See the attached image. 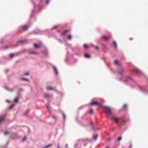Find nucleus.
Masks as SVG:
<instances>
[{
    "label": "nucleus",
    "instance_id": "nucleus-1",
    "mask_svg": "<svg viewBox=\"0 0 148 148\" xmlns=\"http://www.w3.org/2000/svg\"><path fill=\"white\" fill-rule=\"evenodd\" d=\"M103 107L105 109V112L107 115H110L111 114V110L109 107L106 106H104Z\"/></svg>",
    "mask_w": 148,
    "mask_h": 148
},
{
    "label": "nucleus",
    "instance_id": "nucleus-2",
    "mask_svg": "<svg viewBox=\"0 0 148 148\" xmlns=\"http://www.w3.org/2000/svg\"><path fill=\"white\" fill-rule=\"evenodd\" d=\"M85 140H84V139H83V140H79L78 143L77 144H76V145L75 147H76L77 146V148H80V147H81V143H82V142L83 143H84Z\"/></svg>",
    "mask_w": 148,
    "mask_h": 148
},
{
    "label": "nucleus",
    "instance_id": "nucleus-3",
    "mask_svg": "<svg viewBox=\"0 0 148 148\" xmlns=\"http://www.w3.org/2000/svg\"><path fill=\"white\" fill-rule=\"evenodd\" d=\"M95 104H98L99 105H101V104L100 103H98L97 101L89 103V105H93Z\"/></svg>",
    "mask_w": 148,
    "mask_h": 148
},
{
    "label": "nucleus",
    "instance_id": "nucleus-4",
    "mask_svg": "<svg viewBox=\"0 0 148 148\" xmlns=\"http://www.w3.org/2000/svg\"><path fill=\"white\" fill-rule=\"evenodd\" d=\"M46 89L47 90H55L56 88L51 86H48L46 87Z\"/></svg>",
    "mask_w": 148,
    "mask_h": 148
},
{
    "label": "nucleus",
    "instance_id": "nucleus-5",
    "mask_svg": "<svg viewBox=\"0 0 148 148\" xmlns=\"http://www.w3.org/2000/svg\"><path fill=\"white\" fill-rule=\"evenodd\" d=\"M134 71L138 75H140L142 73V72L137 69H135Z\"/></svg>",
    "mask_w": 148,
    "mask_h": 148
},
{
    "label": "nucleus",
    "instance_id": "nucleus-6",
    "mask_svg": "<svg viewBox=\"0 0 148 148\" xmlns=\"http://www.w3.org/2000/svg\"><path fill=\"white\" fill-rule=\"evenodd\" d=\"M17 136V134L16 133H13L11 135L10 138L12 139L15 138Z\"/></svg>",
    "mask_w": 148,
    "mask_h": 148
},
{
    "label": "nucleus",
    "instance_id": "nucleus-7",
    "mask_svg": "<svg viewBox=\"0 0 148 148\" xmlns=\"http://www.w3.org/2000/svg\"><path fill=\"white\" fill-rule=\"evenodd\" d=\"M69 32V30H66L62 32L61 34V36H64L66 34Z\"/></svg>",
    "mask_w": 148,
    "mask_h": 148
},
{
    "label": "nucleus",
    "instance_id": "nucleus-8",
    "mask_svg": "<svg viewBox=\"0 0 148 148\" xmlns=\"http://www.w3.org/2000/svg\"><path fill=\"white\" fill-rule=\"evenodd\" d=\"M112 120L114 121L116 123H118L119 119L115 117H113L112 119Z\"/></svg>",
    "mask_w": 148,
    "mask_h": 148
},
{
    "label": "nucleus",
    "instance_id": "nucleus-9",
    "mask_svg": "<svg viewBox=\"0 0 148 148\" xmlns=\"http://www.w3.org/2000/svg\"><path fill=\"white\" fill-rule=\"evenodd\" d=\"M22 27L24 31L26 30L28 28V27L26 25H23L22 26Z\"/></svg>",
    "mask_w": 148,
    "mask_h": 148
},
{
    "label": "nucleus",
    "instance_id": "nucleus-10",
    "mask_svg": "<svg viewBox=\"0 0 148 148\" xmlns=\"http://www.w3.org/2000/svg\"><path fill=\"white\" fill-rule=\"evenodd\" d=\"M5 117V116H4L3 117H0V123L4 120Z\"/></svg>",
    "mask_w": 148,
    "mask_h": 148
},
{
    "label": "nucleus",
    "instance_id": "nucleus-11",
    "mask_svg": "<svg viewBox=\"0 0 148 148\" xmlns=\"http://www.w3.org/2000/svg\"><path fill=\"white\" fill-rule=\"evenodd\" d=\"M124 72V70L123 69H122L119 71H118V73L120 75H122L123 73Z\"/></svg>",
    "mask_w": 148,
    "mask_h": 148
},
{
    "label": "nucleus",
    "instance_id": "nucleus-12",
    "mask_svg": "<svg viewBox=\"0 0 148 148\" xmlns=\"http://www.w3.org/2000/svg\"><path fill=\"white\" fill-rule=\"evenodd\" d=\"M113 44L114 45L115 49H116L117 48V44H116V42L114 41H113Z\"/></svg>",
    "mask_w": 148,
    "mask_h": 148
},
{
    "label": "nucleus",
    "instance_id": "nucleus-13",
    "mask_svg": "<svg viewBox=\"0 0 148 148\" xmlns=\"http://www.w3.org/2000/svg\"><path fill=\"white\" fill-rule=\"evenodd\" d=\"M53 69H54V71H55V73H56V75H57L58 74V71L57 69V68H56V67L55 66H53Z\"/></svg>",
    "mask_w": 148,
    "mask_h": 148
},
{
    "label": "nucleus",
    "instance_id": "nucleus-14",
    "mask_svg": "<svg viewBox=\"0 0 148 148\" xmlns=\"http://www.w3.org/2000/svg\"><path fill=\"white\" fill-rule=\"evenodd\" d=\"M98 135L97 134H96L94 136H93V139L94 140H96L97 138V137H98Z\"/></svg>",
    "mask_w": 148,
    "mask_h": 148
},
{
    "label": "nucleus",
    "instance_id": "nucleus-15",
    "mask_svg": "<svg viewBox=\"0 0 148 148\" xmlns=\"http://www.w3.org/2000/svg\"><path fill=\"white\" fill-rule=\"evenodd\" d=\"M50 97V95L47 94H45L44 97L45 98H49Z\"/></svg>",
    "mask_w": 148,
    "mask_h": 148
},
{
    "label": "nucleus",
    "instance_id": "nucleus-16",
    "mask_svg": "<svg viewBox=\"0 0 148 148\" xmlns=\"http://www.w3.org/2000/svg\"><path fill=\"white\" fill-rule=\"evenodd\" d=\"M84 57L87 58H90V55L88 54H84Z\"/></svg>",
    "mask_w": 148,
    "mask_h": 148
},
{
    "label": "nucleus",
    "instance_id": "nucleus-17",
    "mask_svg": "<svg viewBox=\"0 0 148 148\" xmlns=\"http://www.w3.org/2000/svg\"><path fill=\"white\" fill-rule=\"evenodd\" d=\"M114 64L117 66H119L118 61L117 60H115L114 61Z\"/></svg>",
    "mask_w": 148,
    "mask_h": 148
},
{
    "label": "nucleus",
    "instance_id": "nucleus-18",
    "mask_svg": "<svg viewBox=\"0 0 148 148\" xmlns=\"http://www.w3.org/2000/svg\"><path fill=\"white\" fill-rule=\"evenodd\" d=\"M25 41H26L25 40H20V41H18V42L19 43H21L23 44Z\"/></svg>",
    "mask_w": 148,
    "mask_h": 148
},
{
    "label": "nucleus",
    "instance_id": "nucleus-19",
    "mask_svg": "<svg viewBox=\"0 0 148 148\" xmlns=\"http://www.w3.org/2000/svg\"><path fill=\"white\" fill-rule=\"evenodd\" d=\"M40 46V45H37V44H34V47L35 48H39Z\"/></svg>",
    "mask_w": 148,
    "mask_h": 148
},
{
    "label": "nucleus",
    "instance_id": "nucleus-20",
    "mask_svg": "<svg viewBox=\"0 0 148 148\" xmlns=\"http://www.w3.org/2000/svg\"><path fill=\"white\" fill-rule=\"evenodd\" d=\"M84 47L85 49H87L88 48V46L86 44H84Z\"/></svg>",
    "mask_w": 148,
    "mask_h": 148
},
{
    "label": "nucleus",
    "instance_id": "nucleus-21",
    "mask_svg": "<svg viewBox=\"0 0 148 148\" xmlns=\"http://www.w3.org/2000/svg\"><path fill=\"white\" fill-rule=\"evenodd\" d=\"M102 38L105 40H107L108 39V38L104 36H102Z\"/></svg>",
    "mask_w": 148,
    "mask_h": 148
},
{
    "label": "nucleus",
    "instance_id": "nucleus-22",
    "mask_svg": "<svg viewBox=\"0 0 148 148\" xmlns=\"http://www.w3.org/2000/svg\"><path fill=\"white\" fill-rule=\"evenodd\" d=\"M67 38L68 39V40H70L71 39V38H72V36L71 35H69L67 36Z\"/></svg>",
    "mask_w": 148,
    "mask_h": 148
},
{
    "label": "nucleus",
    "instance_id": "nucleus-23",
    "mask_svg": "<svg viewBox=\"0 0 148 148\" xmlns=\"http://www.w3.org/2000/svg\"><path fill=\"white\" fill-rule=\"evenodd\" d=\"M28 53L30 54H37V53L35 52H28Z\"/></svg>",
    "mask_w": 148,
    "mask_h": 148
},
{
    "label": "nucleus",
    "instance_id": "nucleus-24",
    "mask_svg": "<svg viewBox=\"0 0 148 148\" xmlns=\"http://www.w3.org/2000/svg\"><path fill=\"white\" fill-rule=\"evenodd\" d=\"M14 101L15 102H18V98H15L14 99Z\"/></svg>",
    "mask_w": 148,
    "mask_h": 148
},
{
    "label": "nucleus",
    "instance_id": "nucleus-25",
    "mask_svg": "<svg viewBox=\"0 0 148 148\" xmlns=\"http://www.w3.org/2000/svg\"><path fill=\"white\" fill-rule=\"evenodd\" d=\"M51 145H52V144H49V145H47V146L44 147L43 148H47V147H49L51 146Z\"/></svg>",
    "mask_w": 148,
    "mask_h": 148
},
{
    "label": "nucleus",
    "instance_id": "nucleus-26",
    "mask_svg": "<svg viewBox=\"0 0 148 148\" xmlns=\"http://www.w3.org/2000/svg\"><path fill=\"white\" fill-rule=\"evenodd\" d=\"M9 134V132L8 131H5L4 133V135H7Z\"/></svg>",
    "mask_w": 148,
    "mask_h": 148
},
{
    "label": "nucleus",
    "instance_id": "nucleus-27",
    "mask_svg": "<svg viewBox=\"0 0 148 148\" xmlns=\"http://www.w3.org/2000/svg\"><path fill=\"white\" fill-rule=\"evenodd\" d=\"M93 111L92 109H91L90 110L89 113L90 114H92L93 113Z\"/></svg>",
    "mask_w": 148,
    "mask_h": 148
},
{
    "label": "nucleus",
    "instance_id": "nucleus-28",
    "mask_svg": "<svg viewBox=\"0 0 148 148\" xmlns=\"http://www.w3.org/2000/svg\"><path fill=\"white\" fill-rule=\"evenodd\" d=\"M14 56V54L13 53L11 54L10 55V57L11 58H12Z\"/></svg>",
    "mask_w": 148,
    "mask_h": 148
},
{
    "label": "nucleus",
    "instance_id": "nucleus-29",
    "mask_svg": "<svg viewBox=\"0 0 148 148\" xmlns=\"http://www.w3.org/2000/svg\"><path fill=\"white\" fill-rule=\"evenodd\" d=\"M62 114H63V116L64 120H65V119H66V117L65 116V115L63 113H62Z\"/></svg>",
    "mask_w": 148,
    "mask_h": 148
},
{
    "label": "nucleus",
    "instance_id": "nucleus-30",
    "mask_svg": "<svg viewBox=\"0 0 148 148\" xmlns=\"http://www.w3.org/2000/svg\"><path fill=\"white\" fill-rule=\"evenodd\" d=\"M21 79L22 80H26V81H29L28 79H26V78H22Z\"/></svg>",
    "mask_w": 148,
    "mask_h": 148
},
{
    "label": "nucleus",
    "instance_id": "nucleus-31",
    "mask_svg": "<svg viewBox=\"0 0 148 148\" xmlns=\"http://www.w3.org/2000/svg\"><path fill=\"white\" fill-rule=\"evenodd\" d=\"M94 47L95 49H96L97 50H98L99 49V48L98 47H97V46H94Z\"/></svg>",
    "mask_w": 148,
    "mask_h": 148
},
{
    "label": "nucleus",
    "instance_id": "nucleus-32",
    "mask_svg": "<svg viewBox=\"0 0 148 148\" xmlns=\"http://www.w3.org/2000/svg\"><path fill=\"white\" fill-rule=\"evenodd\" d=\"M121 139H122L121 137H119L117 138V140L118 141H120Z\"/></svg>",
    "mask_w": 148,
    "mask_h": 148
},
{
    "label": "nucleus",
    "instance_id": "nucleus-33",
    "mask_svg": "<svg viewBox=\"0 0 148 148\" xmlns=\"http://www.w3.org/2000/svg\"><path fill=\"white\" fill-rule=\"evenodd\" d=\"M58 27L57 26H55L52 28V29L53 30L54 29H56Z\"/></svg>",
    "mask_w": 148,
    "mask_h": 148
},
{
    "label": "nucleus",
    "instance_id": "nucleus-34",
    "mask_svg": "<svg viewBox=\"0 0 148 148\" xmlns=\"http://www.w3.org/2000/svg\"><path fill=\"white\" fill-rule=\"evenodd\" d=\"M14 106V104H12V105L9 108L10 109H11Z\"/></svg>",
    "mask_w": 148,
    "mask_h": 148
},
{
    "label": "nucleus",
    "instance_id": "nucleus-35",
    "mask_svg": "<svg viewBox=\"0 0 148 148\" xmlns=\"http://www.w3.org/2000/svg\"><path fill=\"white\" fill-rule=\"evenodd\" d=\"M131 78V77H127L126 78V80H128L129 79H130Z\"/></svg>",
    "mask_w": 148,
    "mask_h": 148
},
{
    "label": "nucleus",
    "instance_id": "nucleus-36",
    "mask_svg": "<svg viewBox=\"0 0 148 148\" xmlns=\"http://www.w3.org/2000/svg\"><path fill=\"white\" fill-rule=\"evenodd\" d=\"M26 136H25L24 137V138L22 140V141L23 142L25 140H26Z\"/></svg>",
    "mask_w": 148,
    "mask_h": 148
},
{
    "label": "nucleus",
    "instance_id": "nucleus-37",
    "mask_svg": "<svg viewBox=\"0 0 148 148\" xmlns=\"http://www.w3.org/2000/svg\"><path fill=\"white\" fill-rule=\"evenodd\" d=\"M92 129L93 130H94V131H95V127L93 126V125L92 126Z\"/></svg>",
    "mask_w": 148,
    "mask_h": 148
},
{
    "label": "nucleus",
    "instance_id": "nucleus-38",
    "mask_svg": "<svg viewBox=\"0 0 148 148\" xmlns=\"http://www.w3.org/2000/svg\"><path fill=\"white\" fill-rule=\"evenodd\" d=\"M29 111L30 110H27L25 114H24V115H25L26 113L29 112Z\"/></svg>",
    "mask_w": 148,
    "mask_h": 148
},
{
    "label": "nucleus",
    "instance_id": "nucleus-39",
    "mask_svg": "<svg viewBox=\"0 0 148 148\" xmlns=\"http://www.w3.org/2000/svg\"><path fill=\"white\" fill-rule=\"evenodd\" d=\"M29 75V73H25L24 74V75Z\"/></svg>",
    "mask_w": 148,
    "mask_h": 148
},
{
    "label": "nucleus",
    "instance_id": "nucleus-40",
    "mask_svg": "<svg viewBox=\"0 0 148 148\" xmlns=\"http://www.w3.org/2000/svg\"><path fill=\"white\" fill-rule=\"evenodd\" d=\"M49 0H47L46 2V4H47L49 3Z\"/></svg>",
    "mask_w": 148,
    "mask_h": 148
},
{
    "label": "nucleus",
    "instance_id": "nucleus-41",
    "mask_svg": "<svg viewBox=\"0 0 148 148\" xmlns=\"http://www.w3.org/2000/svg\"><path fill=\"white\" fill-rule=\"evenodd\" d=\"M127 106V105L126 104H125L123 106V108H125Z\"/></svg>",
    "mask_w": 148,
    "mask_h": 148
},
{
    "label": "nucleus",
    "instance_id": "nucleus-42",
    "mask_svg": "<svg viewBox=\"0 0 148 148\" xmlns=\"http://www.w3.org/2000/svg\"><path fill=\"white\" fill-rule=\"evenodd\" d=\"M42 53H44V54H47V51H45V52L43 51Z\"/></svg>",
    "mask_w": 148,
    "mask_h": 148
},
{
    "label": "nucleus",
    "instance_id": "nucleus-43",
    "mask_svg": "<svg viewBox=\"0 0 148 148\" xmlns=\"http://www.w3.org/2000/svg\"><path fill=\"white\" fill-rule=\"evenodd\" d=\"M52 117H53V119H54L55 120H56V117H55V116H53Z\"/></svg>",
    "mask_w": 148,
    "mask_h": 148
},
{
    "label": "nucleus",
    "instance_id": "nucleus-44",
    "mask_svg": "<svg viewBox=\"0 0 148 148\" xmlns=\"http://www.w3.org/2000/svg\"><path fill=\"white\" fill-rule=\"evenodd\" d=\"M90 124L92 125V126H93V123L92 122H90Z\"/></svg>",
    "mask_w": 148,
    "mask_h": 148
},
{
    "label": "nucleus",
    "instance_id": "nucleus-45",
    "mask_svg": "<svg viewBox=\"0 0 148 148\" xmlns=\"http://www.w3.org/2000/svg\"><path fill=\"white\" fill-rule=\"evenodd\" d=\"M132 147V145L131 143L130 144V148H131Z\"/></svg>",
    "mask_w": 148,
    "mask_h": 148
},
{
    "label": "nucleus",
    "instance_id": "nucleus-46",
    "mask_svg": "<svg viewBox=\"0 0 148 148\" xmlns=\"http://www.w3.org/2000/svg\"><path fill=\"white\" fill-rule=\"evenodd\" d=\"M85 140H87V141H89V140L88 139V138H86L85 139Z\"/></svg>",
    "mask_w": 148,
    "mask_h": 148
},
{
    "label": "nucleus",
    "instance_id": "nucleus-47",
    "mask_svg": "<svg viewBox=\"0 0 148 148\" xmlns=\"http://www.w3.org/2000/svg\"><path fill=\"white\" fill-rule=\"evenodd\" d=\"M47 108L48 109V110H49V107H48V106H47Z\"/></svg>",
    "mask_w": 148,
    "mask_h": 148
},
{
    "label": "nucleus",
    "instance_id": "nucleus-48",
    "mask_svg": "<svg viewBox=\"0 0 148 148\" xmlns=\"http://www.w3.org/2000/svg\"><path fill=\"white\" fill-rule=\"evenodd\" d=\"M66 147H67V145H65Z\"/></svg>",
    "mask_w": 148,
    "mask_h": 148
},
{
    "label": "nucleus",
    "instance_id": "nucleus-49",
    "mask_svg": "<svg viewBox=\"0 0 148 148\" xmlns=\"http://www.w3.org/2000/svg\"><path fill=\"white\" fill-rule=\"evenodd\" d=\"M57 148H60V147H59V146L58 145Z\"/></svg>",
    "mask_w": 148,
    "mask_h": 148
},
{
    "label": "nucleus",
    "instance_id": "nucleus-50",
    "mask_svg": "<svg viewBox=\"0 0 148 148\" xmlns=\"http://www.w3.org/2000/svg\"><path fill=\"white\" fill-rule=\"evenodd\" d=\"M141 90L142 91H144V90H143V89H141Z\"/></svg>",
    "mask_w": 148,
    "mask_h": 148
},
{
    "label": "nucleus",
    "instance_id": "nucleus-51",
    "mask_svg": "<svg viewBox=\"0 0 148 148\" xmlns=\"http://www.w3.org/2000/svg\"><path fill=\"white\" fill-rule=\"evenodd\" d=\"M106 148H109V147H106Z\"/></svg>",
    "mask_w": 148,
    "mask_h": 148
}]
</instances>
